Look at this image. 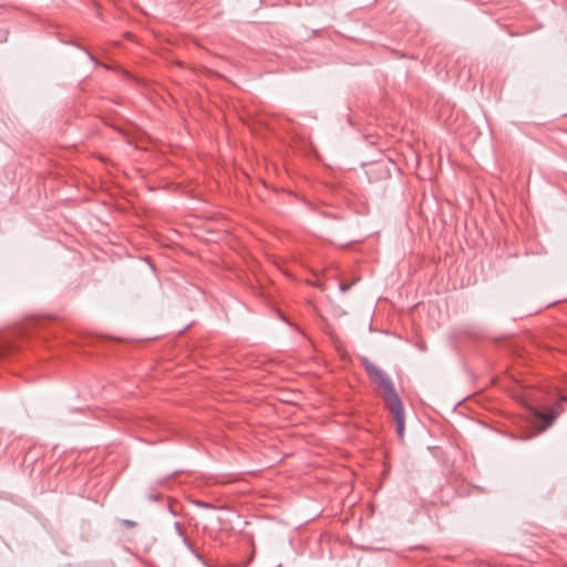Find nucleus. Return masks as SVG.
I'll use <instances>...</instances> for the list:
<instances>
[{
	"label": "nucleus",
	"instance_id": "nucleus-7",
	"mask_svg": "<svg viewBox=\"0 0 567 567\" xmlns=\"http://www.w3.org/2000/svg\"><path fill=\"white\" fill-rule=\"evenodd\" d=\"M195 555H196V557H197L199 560H202V556H200L199 554H195Z\"/></svg>",
	"mask_w": 567,
	"mask_h": 567
},
{
	"label": "nucleus",
	"instance_id": "nucleus-2",
	"mask_svg": "<svg viewBox=\"0 0 567 567\" xmlns=\"http://www.w3.org/2000/svg\"><path fill=\"white\" fill-rule=\"evenodd\" d=\"M388 410L392 413L393 419L396 424V434L400 439H403L404 436V427H405V420H404V408L402 404L401 399L393 400L391 402L385 403Z\"/></svg>",
	"mask_w": 567,
	"mask_h": 567
},
{
	"label": "nucleus",
	"instance_id": "nucleus-6",
	"mask_svg": "<svg viewBox=\"0 0 567 567\" xmlns=\"http://www.w3.org/2000/svg\"><path fill=\"white\" fill-rule=\"evenodd\" d=\"M341 289H342V290H347V289H348V287H346V286L341 285Z\"/></svg>",
	"mask_w": 567,
	"mask_h": 567
},
{
	"label": "nucleus",
	"instance_id": "nucleus-4",
	"mask_svg": "<svg viewBox=\"0 0 567 567\" xmlns=\"http://www.w3.org/2000/svg\"><path fill=\"white\" fill-rule=\"evenodd\" d=\"M122 525H124L125 527H128V528H133L136 526V523L131 519H123Z\"/></svg>",
	"mask_w": 567,
	"mask_h": 567
},
{
	"label": "nucleus",
	"instance_id": "nucleus-3",
	"mask_svg": "<svg viewBox=\"0 0 567 567\" xmlns=\"http://www.w3.org/2000/svg\"><path fill=\"white\" fill-rule=\"evenodd\" d=\"M539 417L550 424L555 420L556 415L553 412H550L547 414H540Z\"/></svg>",
	"mask_w": 567,
	"mask_h": 567
},
{
	"label": "nucleus",
	"instance_id": "nucleus-1",
	"mask_svg": "<svg viewBox=\"0 0 567 567\" xmlns=\"http://www.w3.org/2000/svg\"><path fill=\"white\" fill-rule=\"evenodd\" d=\"M361 362H362V365L364 367L367 373L371 378V380L373 382H375L383 390L384 403H388V402L399 399V395H398L391 380L386 377V374L380 368H378L374 363H372L367 358H363L361 360Z\"/></svg>",
	"mask_w": 567,
	"mask_h": 567
},
{
	"label": "nucleus",
	"instance_id": "nucleus-5",
	"mask_svg": "<svg viewBox=\"0 0 567 567\" xmlns=\"http://www.w3.org/2000/svg\"><path fill=\"white\" fill-rule=\"evenodd\" d=\"M184 543L187 545V547L193 551L195 553V550L193 549L192 547V544L188 542V539L186 537L183 538Z\"/></svg>",
	"mask_w": 567,
	"mask_h": 567
}]
</instances>
